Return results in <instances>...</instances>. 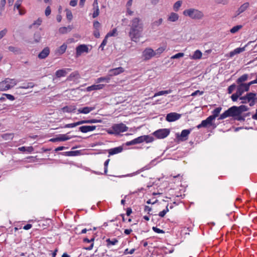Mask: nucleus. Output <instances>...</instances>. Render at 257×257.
<instances>
[{
    "label": "nucleus",
    "mask_w": 257,
    "mask_h": 257,
    "mask_svg": "<svg viewBox=\"0 0 257 257\" xmlns=\"http://www.w3.org/2000/svg\"><path fill=\"white\" fill-rule=\"evenodd\" d=\"M103 84H94L90 86H89L87 88V90L88 91H90L94 90H99L102 89L104 87Z\"/></svg>",
    "instance_id": "b1692460"
},
{
    "label": "nucleus",
    "mask_w": 257,
    "mask_h": 257,
    "mask_svg": "<svg viewBox=\"0 0 257 257\" xmlns=\"http://www.w3.org/2000/svg\"><path fill=\"white\" fill-rule=\"evenodd\" d=\"M130 27L128 36L132 41L137 42L142 36L144 30V24L142 20L139 17L133 18L131 21Z\"/></svg>",
    "instance_id": "f257e3e1"
},
{
    "label": "nucleus",
    "mask_w": 257,
    "mask_h": 257,
    "mask_svg": "<svg viewBox=\"0 0 257 257\" xmlns=\"http://www.w3.org/2000/svg\"><path fill=\"white\" fill-rule=\"evenodd\" d=\"M110 80V76L109 74L106 76L105 77H99L97 79L96 82L97 83H99L102 81H105L106 82H109V80Z\"/></svg>",
    "instance_id": "2f4dec72"
},
{
    "label": "nucleus",
    "mask_w": 257,
    "mask_h": 257,
    "mask_svg": "<svg viewBox=\"0 0 257 257\" xmlns=\"http://www.w3.org/2000/svg\"><path fill=\"white\" fill-rule=\"evenodd\" d=\"M51 11L50 7V6H48L45 10V15L46 16H49L51 14Z\"/></svg>",
    "instance_id": "69168bd1"
},
{
    "label": "nucleus",
    "mask_w": 257,
    "mask_h": 257,
    "mask_svg": "<svg viewBox=\"0 0 257 257\" xmlns=\"http://www.w3.org/2000/svg\"><path fill=\"white\" fill-rule=\"evenodd\" d=\"M50 53V49L48 47H45L38 55L40 59H45Z\"/></svg>",
    "instance_id": "aec40b11"
},
{
    "label": "nucleus",
    "mask_w": 257,
    "mask_h": 257,
    "mask_svg": "<svg viewBox=\"0 0 257 257\" xmlns=\"http://www.w3.org/2000/svg\"><path fill=\"white\" fill-rule=\"evenodd\" d=\"M34 42L35 43H38L40 41L41 39V36L40 32H36L34 35Z\"/></svg>",
    "instance_id": "58836bf2"
},
{
    "label": "nucleus",
    "mask_w": 257,
    "mask_h": 257,
    "mask_svg": "<svg viewBox=\"0 0 257 257\" xmlns=\"http://www.w3.org/2000/svg\"><path fill=\"white\" fill-rule=\"evenodd\" d=\"M184 56V54L183 53H179L172 56L171 59H177L180 57H182Z\"/></svg>",
    "instance_id": "864d4df0"
},
{
    "label": "nucleus",
    "mask_w": 257,
    "mask_h": 257,
    "mask_svg": "<svg viewBox=\"0 0 257 257\" xmlns=\"http://www.w3.org/2000/svg\"><path fill=\"white\" fill-rule=\"evenodd\" d=\"M96 128V126L95 125H84L81 126L79 128L80 131L82 133H86L88 132L93 131Z\"/></svg>",
    "instance_id": "dca6fc26"
},
{
    "label": "nucleus",
    "mask_w": 257,
    "mask_h": 257,
    "mask_svg": "<svg viewBox=\"0 0 257 257\" xmlns=\"http://www.w3.org/2000/svg\"><path fill=\"white\" fill-rule=\"evenodd\" d=\"M124 71V69L123 68L120 67L116 68L111 69L109 71V74L110 76L117 75L119 74L120 73L123 72Z\"/></svg>",
    "instance_id": "6ab92c4d"
},
{
    "label": "nucleus",
    "mask_w": 257,
    "mask_h": 257,
    "mask_svg": "<svg viewBox=\"0 0 257 257\" xmlns=\"http://www.w3.org/2000/svg\"><path fill=\"white\" fill-rule=\"evenodd\" d=\"M18 149L20 151H22V152L27 151V152H28L30 153L32 152L34 150V149L32 147H22L19 148Z\"/></svg>",
    "instance_id": "e433bc0d"
},
{
    "label": "nucleus",
    "mask_w": 257,
    "mask_h": 257,
    "mask_svg": "<svg viewBox=\"0 0 257 257\" xmlns=\"http://www.w3.org/2000/svg\"><path fill=\"white\" fill-rule=\"evenodd\" d=\"M94 109V107H88L86 106L83 108H80L78 109V113L87 114L90 111Z\"/></svg>",
    "instance_id": "412c9836"
},
{
    "label": "nucleus",
    "mask_w": 257,
    "mask_h": 257,
    "mask_svg": "<svg viewBox=\"0 0 257 257\" xmlns=\"http://www.w3.org/2000/svg\"><path fill=\"white\" fill-rule=\"evenodd\" d=\"M239 99L241 100V103H249L250 106H253L257 102L256 94L252 92L246 93L245 96L240 97Z\"/></svg>",
    "instance_id": "f03ea898"
},
{
    "label": "nucleus",
    "mask_w": 257,
    "mask_h": 257,
    "mask_svg": "<svg viewBox=\"0 0 257 257\" xmlns=\"http://www.w3.org/2000/svg\"><path fill=\"white\" fill-rule=\"evenodd\" d=\"M17 83L15 79L6 78L4 81L0 82V91H6L13 88Z\"/></svg>",
    "instance_id": "20e7f679"
},
{
    "label": "nucleus",
    "mask_w": 257,
    "mask_h": 257,
    "mask_svg": "<svg viewBox=\"0 0 257 257\" xmlns=\"http://www.w3.org/2000/svg\"><path fill=\"white\" fill-rule=\"evenodd\" d=\"M2 137L5 140L12 139V138H13V135L12 134H4L2 136Z\"/></svg>",
    "instance_id": "bf43d9fd"
},
{
    "label": "nucleus",
    "mask_w": 257,
    "mask_h": 257,
    "mask_svg": "<svg viewBox=\"0 0 257 257\" xmlns=\"http://www.w3.org/2000/svg\"><path fill=\"white\" fill-rule=\"evenodd\" d=\"M107 38H106V37L104 38L99 47V48L101 49V50H103V47L104 46L106 45L107 43Z\"/></svg>",
    "instance_id": "4d7b16f0"
},
{
    "label": "nucleus",
    "mask_w": 257,
    "mask_h": 257,
    "mask_svg": "<svg viewBox=\"0 0 257 257\" xmlns=\"http://www.w3.org/2000/svg\"><path fill=\"white\" fill-rule=\"evenodd\" d=\"M179 19V15L175 13H171L168 17V21L171 22H175Z\"/></svg>",
    "instance_id": "5701e85b"
},
{
    "label": "nucleus",
    "mask_w": 257,
    "mask_h": 257,
    "mask_svg": "<svg viewBox=\"0 0 257 257\" xmlns=\"http://www.w3.org/2000/svg\"><path fill=\"white\" fill-rule=\"evenodd\" d=\"M248 3H245L242 5L236 11V15L238 16L241 13L244 12L249 7Z\"/></svg>",
    "instance_id": "4be33fe9"
},
{
    "label": "nucleus",
    "mask_w": 257,
    "mask_h": 257,
    "mask_svg": "<svg viewBox=\"0 0 257 257\" xmlns=\"http://www.w3.org/2000/svg\"><path fill=\"white\" fill-rule=\"evenodd\" d=\"M66 48L67 45L65 44H63L57 49V52L59 54H62L66 51Z\"/></svg>",
    "instance_id": "c9c22d12"
},
{
    "label": "nucleus",
    "mask_w": 257,
    "mask_h": 257,
    "mask_svg": "<svg viewBox=\"0 0 257 257\" xmlns=\"http://www.w3.org/2000/svg\"><path fill=\"white\" fill-rule=\"evenodd\" d=\"M7 49L10 52L14 53L15 54H19L21 53V49L18 47L10 46Z\"/></svg>",
    "instance_id": "cd10ccee"
},
{
    "label": "nucleus",
    "mask_w": 257,
    "mask_h": 257,
    "mask_svg": "<svg viewBox=\"0 0 257 257\" xmlns=\"http://www.w3.org/2000/svg\"><path fill=\"white\" fill-rule=\"evenodd\" d=\"M65 11H66V13L67 19L69 21L72 20V19L73 18V15H72L71 11L70 10H69V9H66Z\"/></svg>",
    "instance_id": "37998d69"
},
{
    "label": "nucleus",
    "mask_w": 257,
    "mask_h": 257,
    "mask_svg": "<svg viewBox=\"0 0 257 257\" xmlns=\"http://www.w3.org/2000/svg\"><path fill=\"white\" fill-rule=\"evenodd\" d=\"M80 78V75L79 72L77 71L73 72L71 73L70 75L67 77V80L68 81H73L79 79Z\"/></svg>",
    "instance_id": "a211bd4d"
},
{
    "label": "nucleus",
    "mask_w": 257,
    "mask_h": 257,
    "mask_svg": "<svg viewBox=\"0 0 257 257\" xmlns=\"http://www.w3.org/2000/svg\"><path fill=\"white\" fill-rule=\"evenodd\" d=\"M165 50V49L163 47H160L157 49L155 52H156V55H159L160 54L163 53V52Z\"/></svg>",
    "instance_id": "e2e57ef3"
},
{
    "label": "nucleus",
    "mask_w": 257,
    "mask_h": 257,
    "mask_svg": "<svg viewBox=\"0 0 257 257\" xmlns=\"http://www.w3.org/2000/svg\"><path fill=\"white\" fill-rule=\"evenodd\" d=\"M116 31V29L114 28L111 32L108 33L105 37L108 38V37L114 36Z\"/></svg>",
    "instance_id": "603ef678"
},
{
    "label": "nucleus",
    "mask_w": 257,
    "mask_h": 257,
    "mask_svg": "<svg viewBox=\"0 0 257 257\" xmlns=\"http://www.w3.org/2000/svg\"><path fill=\"white\" fill-rule=\"evenodd\" d=\"M170 130L168 128L159 129L153 133V135L159 139L167 137L170 134Z\"/></svg>",
    "instance_id": "6e6552de"
},
{
    "label": "nucleus",
    "mask_w": 257,
    "mask_h": 257,
    "mask_svg": "<svg viewBox=\"0 0 257 257\" xmlns=\"http://www.w3.org/2000/svg\"><path fill=\"white\" fill-rule=\"evenodd\" d=\"M94 9V12L92 14V17L93 18H96L99 14V10L98 8V6H97V8H95V9Z\"/></svg>",
    "instance_id": "49530a36"
},
{
    "label": "nucleus",
    "mask_w": 257,
    "mask_h": 257,
    "mask_svg": "<svg viewBox=\"0 0 257 257\" xmlns=\"http://www.w3.org/2000/svg\"><path fill=\"white\" fill-rule=\"evenodd\" d=\"M34 86V84L32 82L28 83L26 84H24V85L20 86L19 88H23V89H27L29 88H32Z\"/></svg>",
    "instance_id": "c03bdc74"
},
{
    "label": "nucleus",
    "mask_w": 257,
    "mask_h": 257,
    "mask_svg": "<svg viewBox=\"0 0 257 257\" xmlns=\"http://www.w3.org/2000/svg\"><path fill=\"white\" fill-rule=\"evenodd\" d=\"M22 1H23V0H17L16 3L15 4L14 8H16L18 10H19Z\"/></svg>",
    "instance_id": "5fc2aeb1"
},
{
    "label": "nucleus",
    "mask_w": 257,
    "mask_h": 257,
    "mask_svg": "<svg viewBox=\"0 0 257 257\" xmlns=\"http://www.w3.org/2000/svg\"><path fill=\"white\" fill-rule=\"evenodd\" d=\"M237 110L239 115H240L242 112L247 111L248 110V107L246 105H240L239 106H237Z\"/></svg>",
    "instance_id": "473e14b6"
},
{
    "label": "nucleus",
    "mask_w": 257,
    "mask_h": 257,
    "mask_svg": "<svg viewBox=\"0 0 257 257\" xmlns=\"http://www.w3.org/2000/svg\"><path fill=\"white\" fill-rule=\"evenodd\" d=\"M86 123H97L100 122L101 121L100 119H91L88 120H85Z\"/></svg>",
    "instance_id": "3c124183"
},
{
    "label": "nucleus",
    "mask_w": 257,
    "mask_h": 257,
    "mask_svg": "<svg viewBox=\"0 0 257 257\" xmlns=\"http://www.w3.org/2000/svg\"><path fill=\"white\" fill-rule=\"evenodd\" d=\"M93 27L95 30H99L100 24L98 21H95L93 22Z\"/></svg>",
    "instance_id": "052dcab7"
},
{
    "label": "nucleus",
    "mask_w": 257,
    "mask_h": 257,
    "mask_svg": "<svg viewBox=\"0 0 257 257\" xmlns=\"http://www.w3.org/2000/svg\"><path fill=\"white\" fill-rule=\"evenodd\" d=\"M143 55L145 60H149L153 57L156 56V52L151 48H147L143 51Z\"/></svg>",
    "instance_id": "1a4fd4ad"
},
{
    "label": "nucleus",
    "mask_w": 257,
    "mask_h": 257,
    "mask_svg": "<svg viewBox=\"0 0 257 257\" xmlns=\"http://www.w3.org/2000/svg\"><path fill=\"white\" fill-rule=\"evenodd\" d=\"M236 88V85L233 84L229 86L227 89L228 93L231 94Z\"/></svg>",
    "instance_id": "09e8293b"
},
{
    "label": "nucleus",
    "mask_w": 257,
    "mask_h": 257,
    "mask_svg": "<svg viewBox=\"0 0 257 257\" xmlns=\"http://www.w3.org/2000/svg\"><path fill=\"white\" fill-rule=\"evenodd\" d=\"M106 242L107 243V246L109 247L110 245H114L116 244L118 242V240L116 238H113L111 240L110 238H107L106 240Z\"/></svg>",
    "instance_id": "7c9ffc66"
},
{
    "label": "nucleus",
    "mask_w": 257,
    "mask_h": 257,
    "mask_svg": "<svg viewBox=\"0 0 257 257\" xmlns=\"http://www.w3.org/2000/svg\"><path fill=\"white\" fill-rule=\"evenodd\" d=\"M123 150V147L122 146H119L114 148L110 149L108 150L109 156L110 155H113L119 153H121Z\"/></svg>",
    "instance_id": "f3484780"
},
{
    "label": "nucleus",
    "mask_w": 257,
    "mask_h": 257,
    "mask_svg": "<svg viewBox=\"0 0 257 257\" xmlns=\"http://www.w3.org/2000/svg\"><path fill=\"white\" fill-rule=\"evenodd\" d=\"M109 161H110L109 159H107L104 162V174H106V173L107 172V166H108V163L109 162Z\"/></svg>",
    "instance_id": "680f3d73"
},
{
    "label": "nucleus",
    "mask_w": 257,
    "mask_h": 257,
    "mask_svg": "<svg viewBox=\"0 0 257 257\" xmlns=\"http://www.w3.org/2000/svg\"><path fill=\"white\" fill-rule=\"evenodd\" d=\"M71 69L66 68L62 69L57 70L55 73V75L57 78H60L61 77L65 76L67 74L68 71H70Z\"/></svg>",
    "instance_id": "2eb2a0df"
},
{
    "label": "nucleus",
    "mask_w": 257,
    "mask_h": 257,
    "mask_svg": "<svg viewBox=\"0 0 257 257\" xmlns=\"http://www.w3.org/2000/svg\"><path fill=\"white\" fill-rule=\"evenodd\" d=\"M183 14L188 16L193 19H201L203 17V14L201 11L194 9L186 10Z\"/></svg>",
    "instance_id": "39448f33"
},
{
    "label": "nucleus",
    "mask_w": 257,
    "mask_h": 257,
    "mask_svg": "<svg viewBox=\"0 0 257 257\" xmlns=\"http://www.w3.org/2000/svg\"><path fill=\"white\" fill-rule=\"evenodd\" d=\"M204 93L203 91H201L200 90H196L195 91V92H194L193 93H192L191 95L192 96H196L197 95H202Z\"/></svg>",
    "instance_id": "338daca9"
},
{
    "label": "nucleus",
    "mask_w": 257,
    "mask_h": 257,
    "mask_svg": "<svg viewBox=\"0 0 257 257\" xmlns=\"http://www.w3.org/2000/svg\"><path fill=\"white\" fill-rule=\"evenodd\" d=\"M163 19L160 18L158 20L155 21L151 24V27L154 29L162 24Z\"/></svg>",
    "instance_id": "c756f323"
},
{
    "label": "nucleus",
    "mask_w": 257,
    "mask_h": 257,
    "mask_svg": "<svg viewBox=\"0 0 257 257\" xmlns=\"http://www.w3.org/2000/svg\"><path fill=\"white\" fill-rule=\"evenodd\" d=\"M213 120L209 116L206 119L202 120L201 123L197 126V127L199 129L201 127H208L211 126L213 124Z\"/></svg>",
    "instance_id": "9d476101"
},
{
    "label": "nucleus",
    "mask_w": 257,
    "mask_h": 257,
    "mask_svg": "<svg viewBox=\"0 0 257 257\" xmlns=\"http://www.w3.org/2000/svg\"><path fill=\"white\" fill-rule=\"evenodd\" d=\"M242 28V25H236L234 27H233L232 28H231L230 30V32L232 34H234L238 32L240 29H241Z\"/></svg>",
    "instance_id": "4c0bfd02"
},
{
    "label": "nucleus",
    "mask_w": 257,
    "mask_h": 257,
    "mask_svg": "<svg viewBox=\"0 0 257 257\" xmlns=\"http://www.w3.org/2000/svg\"><path fill=\"white\" fill-rule=\"evenodd\" d=\"M76 108L74 105L65 106L62 108L63 112H74Z\"/></svg>",
    "instance_id": "a878e982"
},
{
    "label": "nucleus",
    "mask_w": 257,
    "mask_h": 257,
    "mask_svg": "<svg viewBox=\"0 0 257 257\" xmlns=\"http://www.w3.org/2000/svg\"><path fill=\"white\" fill-rule=\"evenodd\" d=\"M247 77H248L247 74H244V75H242L241 76H240V77H239L237 79L236 82L237 83H242V82L246 81L247 79Z\"/></svg>",
    "instance_id": "ea45409f"
},
{
    "label": "nucleus",
    "mask_w": 257,
    "mask_h": 257,
    "mask_svg": "<svg viewBox=\"0 0 257 257\" xmlns=\"http://www.w3.org/2000/svg\"><path fill=\"white\" fill-rule=\"evenodd\" d=\"M4 96H5L7 99H9V100H15V97L11 95V94H3Z\"/></svg>",
    "instance_id": "0e129e2a"
},
{
    "label": "nucleus",
    "mask_w": 257,
    "mask_h": 257,
    "mask_svg": "<svg viewBox=\"0 0 257 257\" xmlns=\"http://www.w3.org/2000/svg\"><path fill=\"white\" fill-rule=\"evenodd\" d=\"M153 230L156 233H165V231L163 230L160 229L157 227H153L152 228Z\"/></svg>",
    "instance_id": "6e6d98bb"
},
{
    "label": "nucleus",
    "mask_w": 257,
    "mask_h": 257,
    "mask_svg": "<svg viewBox=\"0 0 257 257\" xmlns=\"http://www.w3.org/2000/svg\"><path fill=\"white\" fill-rule=\"evenodd\" d=\"M168 205L166 206V209L163 210V211H161L159 213V215L160 217H163L166 215L167 212H168L169 211V209L168 208Z\"/></svg>",
    "instance_id": "8fccbe9b"
},
{
    "label": "nucleus",
    "mask_w": 257,
    "mask_h": 257,
    "mask_svg": "<svg viewBox=\"0 0 257 257\" xmlns=\"http://www.w3.org/2000/svg\"><path fill=\"white\" fill-rule=\"evenodd\" d=\"M6 0H1V6H0V8H1V11H2L4 10L5 6L6 5Z\"/></svg>",
    "instance_id": "774afa93"
},
{
    "label": "nucleus",
    "mask_w": 257,
    "mask_h": 257,
    "mask_svg": "<svg viewBox=\"0 0 257 257\" xmlns=\"http://www.w3.org/2000/svg\"><path fill=\"white\" fill-rule=\"evenodd\" d=\"M190 133V131L189 130H184L182 131L181 135H177V139L181 141H184L187 140V137L189 134Z\"/></svg>",
    "instance_id": "4468645a"
},
{
    "label": "nucleus",
    "mask_w": 257,
    "mask_h": 257,
    "mask_svg": "<svg viewBox=\"0 0 257 257\" xmlns=\"http://www.w3.org/2000/svg\"><path fill=\"white\" fill-rule=\"evenodd\" d=\"M221 107H218L216 108L213 111H212V115H210L209 116L213 119L214 120L216 117H217L221 110Z\"/></svg>",
    "instance_id": "bb28decb"
},
{
    "label": "nucleus",
    "mask_w": 257,
    "mask_h": 257,
    "mask_svg": "<svg viewBox=\"0 0 257 257\" xmlns=\"http://www.w3.org/2000/svg\"><path fill=\"white\" fill-rule=\"evenodd\" d=\"M113 131L116 133V135H119L121 133L126 132L128 130V127L123 123L114 124L112 125Z\"/></svg>",
    "instance_id": "0eeeda50"
},
{
    "label": "nucleus",
    "mask_w": 257,
    "mask_h": 257,
    "mask_svg": "<svg viewBox=\"0 0 257 257\" xmlns=\"http://www.w3.org/2000/svg\"><path fill=\"white\" fill-rule=\"evenodd\" d=\"M76 57H77L80 56L81 54L84 52L87 53L88 52V48L86 45L84 44L80 45L76 47Z\"/></svg>",
    "instance_id": "ddd939ff"
},
{
    "label": "nucleus",
    "mask_w": 257,
    "mask_h": 257,
    "mask_svg": "<svg viewBox=\"0 0 257 257\" xmlns=\"http://www.w3.org/2000/svg\"><path fill=\"white\" fill-rule=\"evenodd\" d=\"M153 141L154 138L153 137L150 136L149 135H144L138 137L137 138L131 141L126 142V145L127 146L134 145L136 144L142 143L144 142L148 143L152 142Z\"/></svg>",
    "instance_id": "7ed1b4c3"
},
{
    "label": "nucleus",
    "mask_w": 257,
    "mask_h": 257,
    "mask_svg": "<svg viewBox=\"0 0 257 257\" xmlns=\"http://www.w3.org/2000/svg\"><path fill=\"white\" fill-rule=\"evenodd\" d=\"M171 91H172V90L170 89L168 90L160 91L155 93V94L154 95V97L156 96H159V95L169 94V93H171Z\"/></svg>",
    "instance_id": "79ce46f5"
},
{
    "label": "nucleus",
    "mask_w": 257,
    "mask_h": 257,
    "mask_svg": "<svg viewBox=\"0 0 257 257\" xmlns=\"http://www.w3.org/2000/svg\"><path fill=\"white\" fill-rule=\"evenodd\" d=\"M71 30V28L70 26H68L67 27H61L59 29V32L61 34H65L68 32V31H70Z\"/></svg>",
    "instance_id": "f704fd0d"
},
{
    "label": "nucleus",
    "mask_w": 257,
    "mask_h": 257,
    "mask_svg": "<svg viewBox=\"0 0 257 257\" xmlns=\"http://www.w3.org/2000/svg\"><path fill=\"white\" fill-rule=\"evenodd\" d=\"M60 141H65L69 140L71 138L66 135H60L59 137Z\"/></svg>",
    "instance_id": "a18cd8bd"
},
{
    "label": "nucleus",
    "mask_w": 257,
    "mask_h": 257,
    "mask_svg": "<svg viewBox=\"0 0 257 257\" xmlns=\"http://www.w3.org/2000/svg\"><path fill=\"white\" fill-rule=\"evenodd\" d=\"M79 154V151H69L63 153V155H65L67 156H75L78 155Z\"/></svg>",
    "instance_id": "72a5a7b5"
},
{
    "label": "nucleus",
    "mask_w": 257,
    "mask_h": 257,
    "mask_svg": "<svg viewBox=\"0 0 257 257\" xmlns=\"http://www.w3.org/2000/svg\"><path fill=\"white\" fill-rule=\"evenodd\" d=\"M249 89V86L248 83H241L237 86L236 91L238 94L241 96L244 91H248Z\"/></svg>",
    "instance_id": "9b49d317"
},
{
    "label": "nucleus",
    "mask_w": 257,
    "mask_h": 257,
    "mask_svg": "<svg viewBox=\"0 0 257 257\" xmlns=\"http://www.w3.org/2000/svg\"><path fill=\"white\" fill-rule=\"evenodd\" d=\"M181 116V115L180 114L176 112H171L167 115L166 119L169 122H172L179 119Z\"/></svg>",
    "instance_id": "f8f14e48"
},
{
    "label": "nucleus",
    "mask_w": 257,
    "mask_h": 257,
    "mask_svg": "<svg viewBox=\"0 0 257 257\" xmlns=\"http://www.w3.org/2000/svg\"><path fill=\"white\" fill-rule=\"evenodd\" d=\"M182 1H178L174 4V6H173V9L175 11L177 12L179 10L180 7H181V6L182 5Z\"/></svg>",
    "instance_id": "a19ab883"
},
{
    "label": "nucleus",
    "mask_w": 257,
    "mask_h": 257,
    "mask_svg": "<svg viewBox=\"0 0 257 257\" xmlns=\"http://www.w3.org/2000/svg\"><path fill=\"white\" fill-rule=\"evenodd\" d=\"M240 97H241V96L238 94L237 92L236 91V93L231 95V98L233 101H236Z\"/></svg>",
    "instance_id": "de8ad7c7"
},
{
    "label": "nucleus",
    "mask_w": 257,
    "mask_h": 257,
    "mask_svg": "<svg viewBox=\"0 0 257 257\" xmlns=\"http://www.w3.org/2000/svg\"><path fill=\"white\" fill-rule=\"evenodd\" d=\"M7 32L8 30L7 29H4L0 31V39H2L6 35Z\"/></svg>",
    "instance_id": "13d9d810"
},
{
    "label": "nucleus",
    "mask_w": 257,
    "mask_h": 257,
    "mask_svg": "<svg viewBox=\"0 0 257 257\" xmlns=\"http://www.w3.org/2000/svg\"><path fill=\"white\" fill-rule=\"evenodd\" d=\"M202 55V54L200 50H197L194 52L192 56H190V58L194 60L198 59L201 58Z\"/></svg>",
    "instance_id": "c85d7f7f"
},
{
    "label": "nucleus",
    "mask_w": 257,
    "mask_h": 257,
    "mask_svg": "<svg viewBox=\"0 0 257 257\" xmlns=\"http://www.w3.org/2000/svg\"><path fill=\"white\" fill-rule=\"evenodd\" d=\"M247 45L242 48H237L234 49L233 51H231L229 53L230 57H233L234 55L239 54L244 51H245V48Z\"/></svg>",
    "instance_id": "393cba45"
},
{
    "label": "nucleus",
    "mask_w": 257,
    "mask_h": 257,
    "mask_svg": "<svg viewBox=\"0 0 257 257\" xmlns=\"http://www.w3.org/2000/svg\"><path fill=\"white\" fill-rule=\"evenodd\" d=\"M237 108L236 106H233L230 107L220 115L218 119L221 120L227 117H234L239 115Z\"/></svg>",
    "instance_id": "423d86ee"
}]
</instances>
